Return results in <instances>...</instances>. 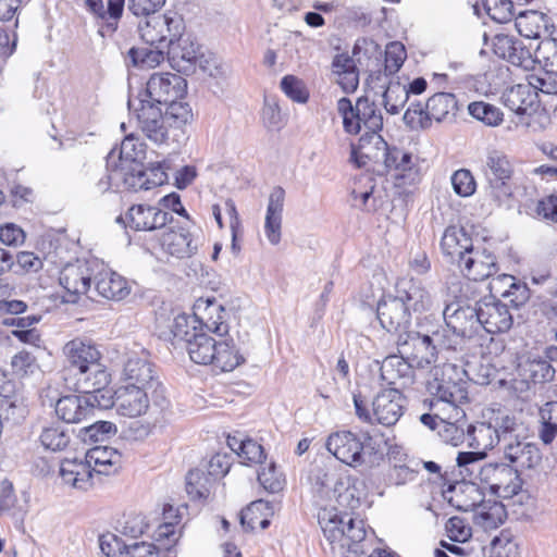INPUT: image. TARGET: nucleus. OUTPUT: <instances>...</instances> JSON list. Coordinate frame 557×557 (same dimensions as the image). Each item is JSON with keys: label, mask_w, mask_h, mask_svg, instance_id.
I'll return each mask as SVG.
<instances>
[{"label": "nucleus", "mask_w": 557, "mask_h": 557, "mask_svg": "<svg viewBox=\"0 0 557 557\" xmlns=\"http://www.w3.org/2000/svg\"><path fill=\"white\" fill-rule=\"evenodd\" d=\"M539 58L540 54H536V48L525 47L517 39L510 63L524 70H532Z\"/></svg>", "instance_id": "0e129e2a"}, {"label": "nucleus", "mask_w": 557, "mask_h": 557, "mask_svg": "<svg viewBox=\"0 0 557 557\" xmlns=\"http://www.w3.org/2000/svg\"><path fill=\"white\" fill-rule=\"evenodd\" d=\"M145 100H128L134 111L140 132L154 145L178 148L187 139L186 125L193 120L188 103H173L163 112L159 106H151Z\"/></svg>", "instance_id": "f257e3e1"}, {"label": "nucleus", "mask_w": 557, "mask_h": 557, "mask_svg": "<svg viewBox=\"0 0 557 557\" xmlns=\"http://www.w3.org/2000/svg\"><path fill=\"white\" fill-rule=\"evenodd\" d=\"M352 400L358 419L370 424L393 426L399 421L406 409V398L398 388L380 392L373 398L371 409L361 394H354Z\"/></svg>", "instance_id": "0eeeda50"}, {"label": "nucleus", "mask_w": 557, "mask_h": 557, "mask_svg": "<svg viewBox=\"0 0 557 557\" xmlns=\"http://www.w3.org/2000/svg\"><path fill=\"white\" fill-rule=\"evenodd\" d=\"M84 456L97 479L100 475L115 474L122 467V455L113 447L96 446Z\"/></svg>", "instance_id": "2f4dec72"}, {"label": "nucleus", "mask_w": 557, "mask_h": 557, "mask_svg": "<svg viewBox=\"0 0 557 557\" xmlns=\"http://www.w3.org/2000/svg\"><path fill=\"white\" fill-rule=\"evenodd\" d=\"M536 54H540L546 65L557 73V38L549 37L541 40L536 46Z\"/></svg>", "instance_id": "774afa93"}, {"label": "nucleus", "mask_w": 557, "mask_h": 557, "mask_svg": "<svg viewBox=\"0 0 557 557\" xmlns=\"http://www.w3.org/2000/svg\"><path fill=\"white\" fill-rule=\"evenodd\" d=\"M116 431L114 423L110 421H97L84 428L81 433L84 441L98 442L114 435Z\"/></svg>", "instance_id": "69168bd1"}, {"label": "nucleus", "mask_w": 557, "mask_h": 557, "mask_svg": "<svg viewBox=\"0 0 557 557\" xmlns=\"http://www.w3.org/2000/svg\"><path fill=\"white\" fill-rule=\"evenodd\" d=\"M151 391L154 389L123 384L115 391L116 412L127 418L145 414L150 406L149 394Z\"/></svg>", "instance_id": "4be33fe9"}, {"label": "nucleus", "mask_w": 557, "mask_h": 557, "mask_svg": "<svg viewBox=\"0 0 557 557\" xmlns=\"http://www.w3.org/2000/svg\"><path fill=\"white\" fill-rule=\"evenodd\" d=\"M518 411L507 409H490L484 420L474 425L468 426V434L471 436L476 448L492 449L496 445L503 446L509 431H512V423Z\"/></svg>", "instance_id": "1a4fd4ad"}, {"label": "nucleus", "mask_w": 557, "mask_h": 557, "mask_svg": "<svg viewBox=\"0 0 557 557\" xmlns=\"http://www.w3.org/2000/svg\"><path fill=\"white\" fill-rule=\"evenodd\" d=\"M243 362L244 358L235 349L233 341L225 339L216 342L214 360H212L210 364H213L216 369H220L223 372H228Z\"/></svg>", "instance_id": "c03bdc74"}, {"label": "nucleus", "mask_w": 557, "mask_h": 557, "mask_svg": "<svg viewBox=\"0 0 557 557\" xmlns=\"http://www.w3.org/2000/svg\"><path fill=\"white\" fill-rule=\"evenodd\" d=\"M506 519L505 506L499 502L485 503L481 505L476 515V523L485 530L499 527Z\"/></svg>", "instance_id": "a18cd8bd"}, {"label": "nucleus", "mask_w": 557, "mask_h": 557, "mask_svg": "<svg viewBox=\"0 0 557 557\" xmlns=\"http://www.w3.org/2000/svg\"><path fill=\"white\" fill-rule=\"evenodd\" d=\"M145 17L146 20L138 25V32L149 46L161 45L162 48H169V44H173L182 34V18L176 14H152Z\"/></svg>", "instance_id": "4468645a"}, {"label": "nucleus", "mask_w": 557, "mask_h": 557, "mask_svg": "<svg viewBox=\"0 0 557 557\" xmlns=\"http://www.w3.org/2000/svg\"><path fill=\"white\" fill-rule=\"evenodd\" d=\"M172 216L161 208L137 205L128 209L126 220L135 231H152L165 226Z\"/></svg>", "instance_id": "c85d7f7f"}, {"label": "nucleus", "mask_w": 557, "mask_h": 557, "mask_svg": "<svg viewBox=\"0 0 557 557\" xmlns=\"http://www.w3.org/2000/svg\"><path fill=\"white\" fill-rule=\"evenodd\" d=\"M59 475L63 484L84 492L92 488L97 479L85 456L62 459Z\"/></svg>", "instance_id": "b1692460"}, {"label": "nucleus", "mask_w": 557, "mask_h": 557, "mask_svg": "<svg viewBox=\"0 0 557 557\" xmlns=\"http://www.w3.org/2000/svg\"><path fill=\"white\" fill-rule=\"evenodd\" d=\"M461 272L470 280L483 281L497 272L495 257L486 249L472 248L458 263Z\"/></svg>", "instance_id": "cd10ccee"}, {"label": "nucleus", "mask_w": 557, "mask_h": 557, "mask_svg": "<svg viewBox=\"0 0 557 557\" xmlns=\"http://www.w3.org/2000/svg\"><path fill=\"white\" fill-rule=\"evenodd\" d=\"M528 83L536 92L557 94V73L553 70L529 75Z\"/></svg>", "instance_id": "e2e57ef3"}, {"label": "nucleus", "mask_w": 557, "mask_h": 557, "mask_svg": "<svg viewBox=\"0 0 557 557\" xmlns=\"http://www.w3.org/2000/svg\"><path fill=\"white\" fill-rule=\"evenodd\" d=\"M186 81L174 73H154L150 76L146 84V90L133 100H146L148 104L163 106L183 103L177 99L183 98L186 94Z\"/></svg>", "instance_id": "9b49d317"}, {"label": "nucleus", "mask_w": 557, "mask_h": 557, "mask_svg": "<svg viewBox=\"0 0 557 557\" xmlns=\"http://www.w3.org/2000/svg\"><path fill=\"white\" fill-rule=\"evenodd\" d=\"M506 440L500 447L503 458L517 473L524 470H535L542 463V453L539 446L531 442L533 431L522 412H518Z\"/></svg>", "instance_id": "423d86ee"}, {"label": "nucleus", "mask_w": 557, "mask_h": 557, "mask_svg": "<svg viewBox=\"0 0 557 557\" xmlns=\"http://www.w3.org/2000/svg\"><path fill=\"white\" fill-rule=\"evenodd\" d=\"M491 289H495L500 293L502 296H509L513 294L511 289L519 292V300L516 302L519 304L524 302L528 299V289L525 286H519L515 282V277L508 274L498 275L493 278L490 283Z\"/></svg>", "instance_id": "6e6d98bb"}, {"label": "nucleus", "mask_w": 557, "mask_h": 557, "mask_svg": "<svg viewBox=\"0 0 557 557\" xmlns=\"http://www.w3.org/2000/svg\"><path fill=\"white\" fill-rule=\"evenodd\" d=\"M285 201V190L277 186L269 196L267 213L264 218V235L273 246L280 244L282 238V219Z\"/></svg>", "instance_id": "c756f323"}, {"label": "nucleus", "mask_w": 557, "mask_h": 557, "mask_svg": "<svg viewBox=\"0 0 557 557\" xmlns=\"http://www.w3.org/2000/svg\"><path fill=\"white\" fill-rule=\"evenodd\" d=\"M414 366L405 356L392 355L386 357L381 364V377L388 385L400 384L406 386L413 381Z\"/></svg>", "instance_id": "f704fd0d"}, {"label": "nucleus", "mask_w": 557, "mask_h": 557, "mask_svg": "<svg viewBox=\"0 0 557 557\" xmlns=\"http://www.w3.org/2000/svg\"><path fill=\"white\" fill-rule=\"evenodd\" d=\"M41 445L51 451L63 450L70 443V435L60 425L45 428L39 436Z\"/></svg>", "instance_id": "603ef678"}, {"label": "nucleus", "mask_w": 557, "mask_h": 557, "mask_svg": "<svg viewBox=\"0 0 557 557\" xmlns=\"http://www.w3.org/2000/svg\"><path fill=\"white\" fill-rule=\"evenodd\" d=\"M450 181L454 191L460 197H469L475 193V180L472 173L467 169L455 171Z\"/></svg>", "instance_id": "052dcab7"}, {"label": "nucleus", "mask_w": 557, "mask_h": 557, "mask_svg": "<svg viewBox=\"0 0 557 557\" xmlns=\"http://www.w3.org/2000/svg\"><path fill=\"white\" fill-rule=\"evenodd\" d=\"M195 312L193 322L200 324V329L219 335L225 336L228 333V324L226 322L227 312L224 307L215 299H198L195 304Z\"/></svg>", "instance_id": "412c9836"}, {"label": "nucleus", "mask_w": 557, "mask_h": 557, "mask_svg": "<svg viewBox=\"0 0 557 557\" xmlns=\"http://www.w3.org/2000/svg\"><path fill=\"white\" fill-rule=\"evenodd\" d=\"M274 515L273 506L263 499L250 503L240 512V524L245 530L255 531L264 530L270 524V519Z\"/></svg>", "instance_id": "79ce46f5"}, {"label": "nucleus", "mask_w": 557, "mask_h": 557, "mask_svg": "<svg viewBox=\"0 0 557 557\" xmlns=\"http://www.w3.org/2000/svg\"><path fill=\"white\" fill-rule=\"evenodd\" d=\"M443 317L448 331L455 333V338L446 343L448 346H453L457 338H470L481 330L479 302L474 307L462 305L460 301L448 304Z\"/></svg>", "instance_id": "2eb2a0df"}, {"label": "nucleus", "mask_w": 557, "mask_h": 557, "mask_svg": "<svg viewBox=\"0 0 557 557\" xmlns=\"http://www.w3.org/2000/svg\"><path fill=\"white\" fill-rule=\"evenodd\" d=\"M350 160L357 166H366L369 161H382L387 171H395L396 176L406 177L412 171V156L397 148L389 149L384 141V148H374L362 141L360 147H352Z\"/></svg>", "instance_id": "f8f14e48"}, {"label": "nucleus", "mask_w": 557, "mask_h": 557, "mask_svg": "<svg viewBox=\"0 0 557 557\" xmlns=\"http://www.w3.org/2000/svg\"><path fill=\"white\" fill-rule=\"evenodd\" d=\"M227 445L246 465L260 463L265 458L263 447L243 434L228 435Z\"/></svg>", "instance_id": "37998d69"}, {"label": "nucleus", "mask_w": 557, "mask_h": 557, "mask_svg": "<svg viewBox=\"0 0 557 557\" xmlns=\"http://www.w3.org/2000/svg\"><path fill=\"white\" fill-rule=\"evenodd\" d=\"M55 413L66 423H79L90 416V406L85 396L66 395L55 403Z\"/></svg>", "instance_id": "ea45409f"}, {"label": "nucleus", "mask_w": 557, "mask_h": 557, "mask_svg": "<svg viewBox=\"0 0 557 557\" xmlns=\"http://www.w3.org/2000/svg\"><path fill=\"white\" fill-rule=\"evenodd\" d=\"M258 481L262 487L270 493H277L283 490L285 480L276 469L275 463L271 462L258 473Z\"/></svg>", "instance_id": "680f3d73"}, {"label": "nucleus", "mask_w": 557, "mask_h": 557, "mask_svg": "<svg viewBox=\"0 0 557 557\" xmlns=\"http://www.w3.org/2000/svg\"><path fill=\"white\" fill-rule=\"evenodd\" d=\"M69 370L74 374L102 360V355L98 347L88 339L76 337L67 342L63 347Z\"/></svg>", "instance_id": "a878e982"}, {"label": "nucleus", "mask_w": 557, "mask_h": 557, "mask_svg": "<svg viewBox=\"0 0 557 557\" xmlns=\"http://www.w3.org/2000/svg\"><path fill=\"white\" fill-rule=\"evenodd\" d=\"M407 58L405 46L399 41L389 42L385 48V73L394 74L404 64Z\"/></svg>", "instance_id": "13d9d810"}, {"label": "nucleus", "mask_w": 557, "mask_h": 557, "mask_svg": "<svg viewBox=\"0 0 557 557\" xmlns=\"http://www.w3.org/2000/svg\"><path fill=\"white\" fill-rule=\"evenodd\" d=\"M146 156V145L135 135L129 134L123 139L119 157L129 162H140Z\"/></svg>", "instance_id": "864d4df0"}, {"label": "nucleus", "mask_w": 557, "mask_h": 557, "mask_svg": "<svg viewBox=\"0 0 557 557\" xmlns=\"http://www.w3.org/2000/svg\"><path fill=\"white\" fill-rule=\"evenodd\" d=\"M162 248L176 258H188L197 251V245L186 227L171 228L161 238Z\"/></svg>", "instance_id": "4c0bfd02"}, {"label": "nucleus", "mask_w": 557, "mask_h": 557, "mask_svg": "<svg viewBox=\"0 0 557 557\" xmlns=\"http://www.w3.org/2000/svg\"><path fill=\"white\" fill-rule=\"evenodd\" d=\"M518 33L529 39H545L550 37L548 17L539 11H524L515 18Z\"/></svg>", "instance_id": "e433bc0d"}, {"label": "nucleus", "mask_w": 557, "mask_h": 557, "mask_svg": "<svg viewBox=\"0 0 557 557\" xmlns=\"http://www.w3.org/2000/svg\"><path fill=\"white\" fill-rule=\"evenodd\" d=\"M395 296L401 300L412 317L431 310L434 305L431 294L420 282L413 280L399 281L396 285Z\"/></svg>", "instance_id": "bb28decb"}, {"label": "nucleus", "mask_w": 557, "mask_h": 557, "mask_svg": "<svg viewBox=\"0 0 557 557\" xmlns=\"http://www.w3.org/2000/svg\"><path fill=\"white\" fill-rule=\"evenodd\" d=\"M465 417H460L457 420L441 418V426L438 429V434L443 438L444 442L458 446L463 442L465 438V430L458 423L462 422Z\"/></svg>", "instance_id": "4d7b16f0"}, {"label": "nucleus", "mask_w": 557, "mask_h": 557, "mask_svg": "<svg viewBox=\"0 0 557 557\" xmlns=\"http://www.w3.org/2000/svg\"><path fill=\"white\" fill-rule=\"evenodd\" d=\"M479 319L481 329L491 334L509 331L513 322L508 307L493 297L479 301Z\"/></svg>", "instance_id": "393cba45"}, {"label": "nucleus", "mask_w": 557, "mask_h": 557, "mask_svg": "<svg viewBox=\"0 0 557 557\" xmlns=\"http://www.w3.org/2000/svg\"><path fill=\"white\" fill-rule=\"evenodd\" d=\"M337 111L343 119L344 129L348 134L357 135L366 128L358 147L364 141L366 145L374 148H384V139L379 134L383 127V116L374 102L360 97L352 106L348 98L343 97L337 101Z\"/></svg>", "instance_id": "20e7f679"}, {"label": "nucleus", "mask_w": 557, "mask_h": 557, "mask_svg": "<svg viewBox=\"0 0 557 557\" xmlns=\"http://www.w3.org/2000/svg\"><path fill=\"white\" fill-rule=\"evenodd\" d=\"M97 267L94 270L95 287L91 295L95 294L108 300L120 301L131 294V285L124 276L98 262Z\"/></svg>", "instance_id": "6ab92c4d"}, {"label": "nucleus", "mask_w": 557, "mask_h": 557, "mask_svg": "<svg viewBox=\"0 0 557 557\" xmlns=\"http://www.w3.org/2000/svg\"><path fill=\"white\" fill-rule=\"evenodd\" d=\"M469 114L490 127H496L502 124L504 113L502 110L485 101H474L468 106Z\"/></svg>", "instance_id": "49530a36"}, {"label": "nucleus", "mask_w": 557, "mask_h": 557, "mask_svg": "<svg viewBox=\"0 0 557 557\" xmlns=\"http://www.w3.org/2000/svg\"><path fill=\"white\" fill-rule=\"evenodd\" d=\"M459 111L456 96L451 92H436L425 106L411 104L404 114V122L412 129H428L433 122L450 123Z\"/></svg>", "instance_id": "6e6552de"}, {"label": "nucleus", "mask_w": 557, "mask_h": 557, "mask_svg": "<svg viewBox=\"0 0 557 557\" xmlns=\"http://www.w3.org/2000/svg\"><path fill=\"white\" fill-rule=\"evenodd\" d=\"M168 50L169 48H162L161 45H154L149 48H133L129 53L135 64L153 69L165 60Z\"/></svg>", "instance_id": "09e8293b"}, {"label": "nucleus", "mask_w": 557, "mask_h": 557, "mask_svg": "<svg viewBox=\"0 0 557 557\" xmlns=\"http://www.w3.org/2000/svg\"><path fill=\"white\" fill-rule=\"evenodd\" d=\"M74 376L76 380L75 388L83 394L108 387L111 382V374L102 360H98L90 367L81 370Z\"/></svg>", "instance_id": "58836bf2"}, {"label": "nucleus", "mask_w": 557, "mask_h": 557, "mask_svg": "<svg viewBox=\"0 0 557 557\" xmlns=\"http://www.w3.org/2000/svg\"><path fill=\"white\" fill-rule=\"evenodd\" d=\"M467 371L456 363L435 364L429 373L426 388L432 396L430 409L441 418L457 420L466 417L468 403Z\"/></svg>", "instance_id": "7ed1b4c3"}, {"label": "nucleus", "mask_w": 557, "mask_h": 557, "mask_svg": "<svg viewBox=\"0 0 557 557\" xmlns=\"http://www.w3.org/2000/svg\"><path fill=\"white\" fill-rule=\"evenodd\" d=\"M484 453L461 451L456 458V467L463 481H470L487 490L492 495L511 498L522 487L517 470L506 462H483Z\"/></svg>", "instance_id": "f03ea898"}, {"label": "nucleus", "mask_w": 557, "mask_h": 557, "mask_svg": "<svg viewBox=\"0 0 557 557\" xmlns=\"http://www.w3.org/2000/svg\"><path fill=\"white\" fill-rule=\"evenodd\" d=\"M216 341L202 332L198 326L193 327L191 337L187 339L186 349L195 363L210 364L214 360Z\"/></svg>", "instance_id": "a19ab883"}, {"label": "nucleus", "mask_w": 557, "mask_h": 557, "mask_svg": "<svg viewBox=\"0 0 557 557\" xmlns=\"http://www.w3.org/2000/svg\"><path fill=\"white\" fill-rule=\"evenodd\" d=\"M484 8L487 15L498 23H507L515 15L511 0H484Z\"/></svg>", "instance_id": "bf43d9fd"}, {"label": "nucleus", "mask_w": 557, "mask_h": 557, "mask_svg": "<svg viewBox=\"0 0 557 557\" xmlns=\"http://www.w3.org/2000/svg\"><path fill=\"white\" fill-rule=\"evenodd\" d=\"M168 55L174 61L194 63L198 57V47L189 38H182L181 35L169 44Z\"/></svg>", "instance_id": "3c124183"}, {"label": "nucleus", "mask_w": 557, "mask_h": 557, "mask_svg": "<svg viewBox=\"0 0 557 557\" xmlns=\"http://www.w3.org/2000/svg\"><path fill=\"white\" fill-rule=\"evenodd\" d=\"M196 324L193 322V317L177 311L161 310L156 317V331L159 337L172 344L180 342L186 344Z\"/></svg>", "instance_id": "a211bd4d"}, {"label": "nucleus", "mask_w": 557, "mask_h": 557, "mask_svg": "<svg viewBox=\"0 0 557 557\" xmlns=\"http://www.w3.org/2000/svg\"><path fill=\"white\" fill-rule=\"evenodd\" d=\"M122 380L124 385L156 388L158 381L154 377L153 366L144 350L140 354H128L123 367Z\"/></svg>", "instance_id": "5701e85b"}, {"label": "nucleus", "mask_w": 557, "mask_h": 557, "mask_svg": "<svg viewBox=\"0 0 557 557\" xmlns=\"http://www.w3.org/2000/svg\"><path fill=\"white\" fill-rule=\"evenodd\" d=\"M377 319L383 329L389 333H405L411 324L412 315L396 296L383 297L376 308Z\"/></svg>", "instance_id": "aec40b11"}, {"label": "nucleus", "mask_w": 557, "mask_h": 557, "mask_svg": "<svg viewBox=\"0 0 557 557\" xmlns=\"http://www.w3.org/2000/svg\"><path fill=\"white\" fill-rule=\"evenodd\" d=\"M312 486L321 503L335 502L344 511L356 509L368 494L362 479L323 469L315 470Z\"/></svg>", "instance_id": "39448f33"}, {"label": "nucleus", "mask_w": 557, "mask_h": 557, "mask_svg": "<svg viewBox=\"0 0 557 557\" xmlns=\"http://www.w3.org/2000/svg\"><path fill=\"white\" fill-rule=\"evenodd\" d=\"M325 447L336 459L347 466L358 467L364 463V443L350 431L330 434Z\"/></svg>", "instance_id": "dca6fc26"}, {"label": "nucleus", "mask_w": 557, "mask_h": 557, "mask_svg": "<svg viewBox=\"0 0 557 557\" xmlns=\"http://www.w3.org/2000/svg\"><path fill=\"white\" fill-rule=\"evenodd\" d=\"M517 371L521 380L517 382V386L513 388L520 392L529 389L530 382H549L555 375V369L543 358H527L519 362Z\"/></svg>", "instance_id": "7c9ffc66"}, {"label": "nucleus", "mask_w": 557, "mask_h": 557, "mask_svg": "<svg viewBox=\"0 0 557 557\" xmlns=\"http://www.w3.org/2000/svg\"><path fill=\"white\" fill-rule=\"evenodd\" d=\"M332 75L344 92L350 94L359 86V71L355 60L346 52L337 53L332 62Z\"/></svg>", "instance_id": "c9c22d12"}, {"label": "nucleus", "mask_w": 557, "mask_h": 557, "mask_svg": "<svg viewBox=\"0 0 557 557\" xmlns=\"http://www.w3.org/2000/svg\"><path fill=\"white\" fill-rule=\"evenodd\" d=\"M485 166L487 178L494 197L502 201L511 195L508 181L512 175V165L508 157L500 150L488 149L486 152Z\"/></svg>", "instance_id": "f3484780"}, {"label": "nucleus", "mask_w": 557, "mask_h": 557, "mask_svg": "<svg viewBox=\"0 0 557 557\" xmlns=\"http://www.w3.org/2000/svg\"><path fill=\"white\" fill-rule=\"evenodd\" d=\"M88 404L90 406V413L95 407L99 409H109L112 407L116 408V395L112 389L102 387L99 391H92L90 393H84Z\"/></svg>", "instance_id": "338daca9"}, {"label": "nucleus", "mask_w": 557, "mask_h": 557, "mask_svg": "<svg viewBox=\"0 0 557 557\" xmlns=\"http://www.w3.org/2000/svg\"><path fill=\"white\" fill-rule=\"evenodd\" d=\"M503 103L518 115L530 114L537 106V92L527 84H518L507 88L503 96Z\"/></svg>", "instance_id": "72a5a7b5"}, {"label": "nucleus", "mask_w": 557, "mask_h": 557, "mask_svg": "<svg viewBox=\"0 0 557 557\" xmlns=\"http://www.w3.org/2000/svg\"><path fill=\"white\" fill-rule=\"evenodd\" d=\"M473 248L472 238L463 227L448 226L441 239V249L451 262L459 263Z\"/></svg>", "instance_id": "473e14b6"}, {"label": "nucleus", "mask_w": 557, "mask_h": 557, "mask_svg": "<svg viewBox=\"0 0 557 557\" xmlns=\"http://www.w3.org/2000/svg\"><path fill=\"white\" fill-rule=\"evenodd\" d=\"M408 101L406 84L399 81H391L383 94L385 110L391 114H398Z\"/></svg>", "instance_id": "de8ad7c7"}, {"label": "nucleus", "mask_w": 557, "mask_h": 557, "mask_svg": "<svg viewBox=\"0 0 557 557\" xmlns=\"http://www.w3.org/2000/svg\"><path fill=\"white\" fill-rule=\"evenodd\" d=\"M97 261L77 260L75 263L66 264L60 272L59 283L64 289L63 300L75 304L81 296L91 294V282H94V270ZM94 298L92 295H89Z\"/></svg>", "instance_id": "ddd939ff"}, {"label": "nucleus", "mask_w": 557, "mask_h": 557, "mask_svg": "<svg viewBox=\"0 0 557 557\" xmlns=\"http://www.w3.org/2000/svg\"><path fill=\"white\" fill-rule=\"evenodd\" d=\"M490 557H520L519 545L510 532L503 531L492 540Z\"/></svg>", "instance_id": "8fccbe9b"}, {"label": "nucleus", "mask_w": 557, "mask_h": 557, "mask_svg": "<svg viewBox=\"0 0 557 557\" xmlns=\"http://www.w3.org/2000/svg\"><path fill=\"white\" fill-rule=\"evenodd\" d=\"M442 333L432 335L419 332H405L398 335V352L405 356L417 369H428L437 360L436 343L445 342Z\"/></svg>", "instance_id": "9d476101"}, {"label": "nucleus", "mask_w": 557, "mask_h": 557, "mask_svg": "<svg viewBox=\"0 0 557 557\" xmlns=\"http://www.w3.org/2000/svg\"><path fill=\"white\" fill-rule=\"evenodd\" d=\"M44 267L42 260L30 251H20L13 256V265L10 269L15 274L22 275L27 273H36Z\"/></svg>", "instance_id": "5fc2aeb1"}]
</instances>
